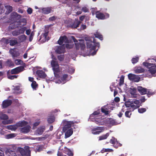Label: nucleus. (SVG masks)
Instances as JSON below:
<instances>
[{
    "label": "nucleus",
    "instance_id": "f257e3e1",
    "mask_svg": "<svg viewBox=\"0 0 156 156\" xmlns=\"http://www.w3.org/2000/svg\"><path fill=\"white\" fill-rule=\"evenodd\" d=\"M87 47V48H89L90 50H94L93 52V55L96 54L97 50L99 48L100 45L98 42H96L94 38L93 41L88 40L86 43Z\"/></svg>",
    "mask_w": 156,
    "mask_h": 156
},
{
    "label": "nucleus",
    "instance_id": "f03ea898",
    "mask_svg": "<svg viewBox=\"0 0 156 156\" xmlns=\"http://www.w3.org/2000/svg\"><path fill=\"white\" fill-rule=\"evenodd\" d=\"M51 65L52 67L55 76L57 78H59L58 73L60 70L58 62L54 60H52L51 62Z\"/></svg>",
    "mask_w": 156,
    "mask_h": 156
},
{
    "label": "nucleus",
    "instance_id": "7ed1b4c3",
    "mask_svg": "<svg viewBox=\"0 0 156 156\" xmlns=\"http://www.w3.org/2000/svg\"><path fill=\"white\" fill-rule=\"evenodd\" d=\"M26 27H23L18 30H15L12 31V34L13 36H17L20 34H24L25 31H26V34L29 35L30 34L31 30L30 29L27 30Z\"/></svg>",
    "mask_w": 156,
    "mask_h": 156
},
{
    "label": "nucleus",
    "instance_id": "20e7f679",
    "mask_svg": "<svg viewBox=\"0 0 156 156\" xmlns=\"http://www.w3.org/2000/svg\"><path fill=\"white\" fill-rule=\"evenodd\" d=\"M143 64L149 69L148 71L151 74H154L156 73V64L147 62H143Z\"/></svg>",
    "mask_w": 156,
    "mask_h": 156
},
{
    "label": "nucleus",
    "instance_id": "39448f33",
    "mask_svg": "<svg viewBox=\"0 0 156 156\" xmlns=\"http://www.w3.org/2000/svg\"><path fill=\"white\" fill-rule=\"evenodd\" d=\"M109 15L107 13H104L101 12L100 11H97L96 12V17L99 20H104L109 18Z\"/></svg>",
    "mask_w": 156,
    "mask_h": 156
},
{
    "label": "nucleus",
    "instance_id": "423d86ee",
    "mask_svg": "<svg viewBox=\"0 0 156 156\" xmlns=\"http://www.w3.org/2000/svg\"><path fill=\"white\" fill-rule=\"evenodd\" d=\"M79 41L80 42L75 43L76 49L79 50L80 48L81 50H83L85 48L84 41L83 39H79Z\"/></svg>",
    "mask_w": 156,
    "mask_h": 156
},
{
    "label": "nucleus",
    "instance_id": "0eeeda50",
    "mask_svg": "<svg viewBox=\"0 0 156 156\" xmlns=\"http://www.w3.org/2000/svg\"><path fill=\"white\" fill-rule=\"evenodd\" d=\"M128 77L130 80L135 82H139L140 79V77L138 75L131 73L128 75Z\"/></svg>",
    "mask_w": 156,
    "mask_h": 156
},
{
    "label": "nucleus",
    "instance_id": "6e6552de",
    "mask_svg": "<svg viewBox=\"0 0 156 156\" xmlns=\"http://www.w3.org/2000/svg\"><path fill=\"white\" fill-rule=\"evenodd\" d=\"M21 17L20 15L16 12H12L10 15L9 19L12 21L15 22L19 20Z\"/></svg>",
    "mask_w": 156,
    "mask_h": 156
},
{
    "label": "nucleus",
    "instance_id": "1a4fd4ad",
    "mask_svg": "<svg viewBox=\"0 0 156 156\" xmlns=\"http://www.w3.org/2000/svg\"><path fill=\"white\" fill-rule=\"evenodd\" d=\"M24 67L20 66L9 70V73L11 74H17L23 71Z\"/></svg>",
    "mask_w": 156,
    "mask_h": 156
},
{
    "label": "nucleus",
    "instance_id": "9d476101",
    "mask_svg": "<svg viewBox=\"0 0 156 156\" xmlns=\"http://www.w3.org/2000/svg\"><path fill=\"white\" fill-rule=\"evenodd\" d=\"M19 151L23 156H30V151L28 147H27L25 149L20 148L19 149Z\"/></svg>",
    "mask_w": 156,
    "mask_h": 156
},
{
    "label": "nucleus",
    "instance_id": "9b49d317",
    "mask_svg": "<svg viewBox=\"0 0 156 156\" xmlns=\"http://www.w3.org/2000/svg\"><path fill=\"white\" fill-rule=\"evenodd\" d=\"M63 42L67 43H69V42L68 37L65 35L61 36L58 41V43L60 45H61Z\"/></svg>",
    "mask_w": 156,
    "mask_h": 156
},
{
    "label": "nucleus",
    "instance_id": "f8f14e48",
    "mask_svg": "<svg viewBox=\"0 0 156 156\" xmlns=\"http://www.w3.org/2000/svg\"><path fill=\"white\" fill-rule=\"evenodd\" d=\"M104 129L103 127H97L92 129V133L94 134H98L102 132Z\"/></svg>",
    "mask_w": 156,
    "mask_h": 156
},
{
    "label": "nucleus",
    "instance_id": "ddd939ff",
    "mask_svg": "<svg viewBox=\"0 0 156 156\" xmlns=\"http://www.w3.org/2000/svg\"><path fill=\"white\" fill-rule=\"evenodd\" d=\"M75 122L73 121H68L67 123V124L65 125L63 128L62 131L63 132L66 131L71 128L72 125Z\"/></svg>",
    "mask_w": 156,
    "mask_h": 156
},
{
    "label": "nucleus",
    "instance_id": "4468645a",
    "mask_svg": "<svg viewBox=\"0 0 156 156\" xmlns=\"http://www.w3.org/2000/svg\"><path fill=\"white\" fill-rule=\"evenodd\" d=\"M81 23V22L80 21H74L70 23L69 25V27L73 29L79 27Z\"/></svg>",
    "mask_w": 156,
    "mask_h": 156
},
{
    "label": "nucleus",
    "instance_id": "2eb2a0df",
    "mask_svg": "<svg viewBox=\"0 0 156 156\" xmlns=\"http://www.w3.org/2000/svg\"><path fill=\"white\" fill-rule=\"evenodd\" d=\"M12 101L11 100L7 99L4 101L2 102V106L3 108H6L10 106L12 104Z\"/></svg>",
    "mask_w": 156,
    "mask_h": 156
},
{
    "label": "nucleus",
    "instance_id": "dca6fc26",
    "mask_svg": "<svg viewBox=\"0 0 156 156\" xmlns=\"http://www.w3.org/2000/svg\"><path fill=\"white\" fill-rule=\"evenodd\" d=\"M41 10L43 13L45 14H48L51 12L52 9L51 7H47L41 8Z\"/></svg>",
    "mask_w": 156,
    "mask_h": 156
},
{
    "label": "nucleus",
    "instance_id": "f3484780",
    "mask_svg": "<svg viewBox=\"0 0 156 156\" xmlns=\"http://www.w3.org/2000/svg\"><path fill=\"white\" fill-rule=\"evenodd\" d=\"M65 51V48L63 45L58 46L55 50V52L58 54H60L64 53Z\"/></svg>",
    "mask_w": 156,
    "mask_h": 156
},
{
    "label": "nucleus",
    "instance_id": "a211bd4d",
    "mask_svg": "<svg viewBox=\"0 0 156 156\" xmlns=\"http://www.w3.org/2000/svg\"><path fill=\"white\" fill-rule=\"evenodd\" d=\"M36 73L38 76L41 78L44 79L45 78L46 76V75L45 73V72L42 70H37L36 72Z\"/></svg>",
    "mask_w": 156,
    "mask_h": 156
},
{
    "label": "nucleus",
    "instance_id": "6ab92c4d",
    "mask_svg": "<svg viewBox=\"0 0 156 156\" xmlns=\"http://www.w3.org/2000/svg\"><path fill=\"white\" fill-rule=\"evenodd\" d=\"M30 127L28 125L20 129V131L22 133H28L29 131Z\"/></svg>",
    "mask_w": 156,
    "mask_h": 156
},
{
    "label": "nucleus",
    "instance_id": "aec40b11",
    "mask_svg": "<svg viewBox=\"0 0 156 156\" xmlns=\"http://www.w3.org/2000/svg\"><path fill=\"white\" fill-rule=\"evenodd\" d=\"M134 71L136 73H143L144 71V69L140 67H135L134 69Z\"/></svg>",
    "mask_w": 156,
    "mask_h": 156
},
{
    "label": "nucleus",
    "instance_id": "412c9836",
    "mask_svg": "<svg viewBox=\"0 0 156 156\" xmlns=\"http://www.w3.org/2000/svg\"><path fill=\"white\" fill-rule=\"evenodd\" d=\"M147 89L146 88L143 87L141 86H139L137 87V90L139 93L141 95H144L146 94Z\"/></svg>",
    "mask_w": 156,
    "mask_h": 156
},
{
    "label": "nucleus",
    "instance_id": "4be33fe9",
    "mask_svg": "<svg viewBox=\"0 0 156 156\" xmlns=\"http://www.w3.org/2000/svg\"><path fill=\"white\" fill-rule=\"evenodd\" d=\"M5 66L9 67H13L14 66V64L13 62L11 59H8L5 63Z\"/></svg>",
    "mask_w": 156,
    "mask_h": 156
},
{
    "label": "nucleus",
    "instance_id": "5701e85b",
    "mask_svg": "<svg viewBox=\"0 0 156 156\" xmlns=\"http://www.w3.org/2000/svg\"><path fill=\"white\" fill-rule=\"evenodd\" d=\"M7 75L8 79L12 80L14 79H16L19 76L18 75H12L10 73H9V70H8L7 72Z\"/></svg>",
    "mask_w": 156,
    "mask_h": 156
},
{
    "label": "nucleus",
    "instance_id": "b1692460",
    "mask_svg": "<svg viewBox=\"0 0 156 156\" xmlns=\"http://www.w3.org/2000/svg\"><path fill=\"white\" fill-rule=\"evenodd\" d=\"M63 132H65V137L67 138L73 134V129L71 128L70 129Z\"/></svg>",
    "mask_w": 156,
    "mask_h": 156
},
{
    "label": "nucleus",
    "instance_id": "393cba45",
    "mask_svg": "<svg viewBox=\"0 0 156 156\" xmlns=\"http://www.w3.org/2000/svg\"><path fill=\"white\" fill-rule=\"evenodd\" d=\"M48 34V31H45L44 33H43L41 35V38H44L45 41H48L49 40V37H47Z\"/></svg>",
    "mask_w": 156,
    "mask_h": 156
},
{
    "label": "nucleus",
    "instance_id": "a878e982",
    "mask_svg": "<svg viewBox=\"0 0 156 156\" xmlns=\"http://www.w3.org/2000/svg\"><path fill=\"white\" fill-rule=\"evenodd\" d=\"M127 102L131 103V104H135L136 105H139L140 103V101L136 99H133L132 100L128 101Z\"/></svg>",
    "mask_w": 156,
    "mask_h": 156
},
{
    "label": "nucleus",
    "instance_id": "bb28decb",
    "mask_svg": "<svg viewBox=\"0 0 156 156\" xmlns=\"http://www.w3.org/2000/svg\"><path fill=\"white\" fill-rule=\"evenodd\" d=\"M17 22L18 23V25H22L23 26H24L27 24V20L25 18H23L21 19Z\"/></svg>",
    "mask_w": 156,
    "mask_h": 156
},
{
    "label": "nucleus",
    "instance_id": "cd10ccee",
    "mask_svg": "<svg viewBox=\"0 0 156 156\" xmlns=\"http://www.w3.org/2000/svg\"><path fill=\"white\" fill-rule=\"evenodd\" d=\"M129 105H130L129 106H127V105H126V106L127 107H129L132 108L133 109V111L135 109L139 108L140 106V105H135L134 104H131V103H129Z\"/></svg>",
    "mask_w": 156,
    "mask_h": 156
},
{
    "label": "nucleus",
    "instance_id": "c85d7f7f",
    "mask_svg": "<svg viewBox=\"0 0 156 156\" xmlns=\"http://www.w3.org/2000/svg\"><path fill=\"white\" fill-rule=\"evenodd\" d=\"M18 38L20 41L21 42L24 41L26 40L27 36L23 34L19 36Z\"/></svg>",
    "mask_w": 156,
    "mask_h": 156
},
{
    "label": "nucleus",
    "instance_id": "c756f323",
    "mask_svg": "<svg viewBox=\"0 0 156 156\" xmlns=\"http://www.w3.org/2000/svg\"><path fill=\"white\" fill-rule=\"evenodd\" d=\"M55 118L54 116H49L48 117L47 121L49 123L53 122L55 120Z\"/></svg>",
    "mask_w": 156,
    "mask_h": 156
},
{
    "label": "nucleus",
    "instance_id": "7c9ffc66",
    "mask_svg": "<svg viewBox=\"0 0 156 156\" xmlns=\"http://www.w3.org/2000/svg\"><path fill=\"white\" fill-rule=\"evenodd\" d=\"M18 127L17 124L13 125H9L8 126V129L11 130H16Z\"/></svg>",
    "mask_w": 156,
    "mask_h": 156
},
{
    "label": "nucleus",
    "instance_id": "2f4dec72",
    "mask_svg": "<svg viewBox=\"0 0 156 156\" xmlns=\"http://www.w3.org/2000/svg\"><path fill=\"white\" fill-rule=\"evenodd\" d=\"M109 136V133H107L99 137V140H101L105 139H106Z\"/></svg>",
    "mask_w": 156,
    "mask_h": 156
},
{
    "label": "nucleus",
    "instance_id": "473e14b6",
    "mask_svg": "<svg viewBox=\"0 0 156 156\" xmlns=\"http://www.w3.org/2000/svg\"><path fill=\"white\" fill-rule=\"evenodd\" d=\"M38 86V84L35 81H32L31 86L34 90H36Z\"/></svg>",
    "mask_w": 156,
    "mask_h": 156
},
{
    "label": "nucleus",
    "instance_id": "72a5a7b5",
    "mask_svg": "<svg viewBox=\"0 0 156 156\" xmlns=\"http://www.w3.org/2000/svg\"><path fill=\"white\" fill-rule=\"evenodd\" d=\"M5 8L6 9V13L9 14L12 10V7L10 5H6L5 6Z\"/></svg>",
    "mask_w": 156,
    "mask_h": 156
},
{
    "label": "nucleus",
    "instance_id": "f704fd0d",
    "mask_svg": "<svg viewBox=\"0 0 156 156\" xmlns=\"http://www.w3.org/2000/svg\"><path fill=\"white\" fill-rule=\"evenodd\" d=\"M45 130V129L42 127L38 128L37 130V133L39 135H41Z\"/></svg>",
    "mask_w": 156,
    "mask_h": 156
},
{
    "label": "nucleus",
    "instance_id": "c9c22d12",
    "mask_svg": "<svg viewBox=\"0 0 156 156\" xmlns=\"http://www.w3.org/2000/svg\"><path fill=\"white\" fill-rule=\"evenodd\" d=\"M94 35L95 37L98 38L101 40L102 41L103 40V37L102 35L98 32H96L95 34H94Z\"/></svg>",
    "mask_w": 156,
    "mask_h": 156
},
{
    "label": "nucleus",
    "instance_id": "e433bc0d",
    "mask_svg": "<svg viewBox=\"0 0 156 156\" xmlns=\"http://www.w3.org/2000/svg\"><path fill=\"white\" fill-rule=\"evenodd\" d=\"M9 51L13 58L17 57L19 55V53L16 51H15L13 50V51L12 52V51H11L10 50Z\"/></svg>",
    "mask_w": 156,
    "mask_h": 156
},
{
    "label": "nucleus",
    "instance_id": "4c0bfd02",
    "mask_svg": "<svg viewBox=\"0 0 156 156\" xmlns=\"http://www.w3.org/2000/svg\"><path fill=\"white\" fill-rule=\"evenodd\" d=\"M124 76H123L122 75L121 76L119 80V85L120 86H121L124 83Z\"/></svg>",
    "mask_w": 156,
    "mask_h": 156
},
{
    "label": "nucleus",
    "instance_id": "58836bf2",
    "mask_svg": "<svg viewBox=\"0 0 156 156\" xmlns=\"http://www.w3.org/2000/svg\"><path fill=\"white\" fill-rule=\"evenodd\" d=\"M18 42L16 40L11 39L10 40V45L11 46H14L17 44Z\"/></svg>",
    "mask_w": 156,
    "mask_h": 156
},
{
    "label": "nucleus",
    "instance_id": "ea45409f",
    "mask_svg": "<svg viewBox=\"0 0 156 156\" xmlns=\"http://www.w3.org/2000/svg\"><path fill=\"white\" fill-rule=\"evenodd\" d=\"M0 118L2 120H6L8 119V117L6 114H2L0 115Z\"/></svg>",
    "mask_w": 156,
    "mask_h": 156
},
{
    "label": "nucleus",
    "instance_id": "a19ab883",
    "mask_svg": "<svg viewBox=\"0 0 156 156\" xmlns=\"http://www.w3.org/2000/svg\"><path fill=\"white\" fill-rule=\"evenodd\" d=\"M139 58L138 57L133 58L131 59V62L133 64L136 63L139 61Z\"/></svg>",
    "mask_w": 156,
    "mask_h": 156
},
{
    "label": "nucleus",
    "instance_id": "79ce46f5",
    "mask_svg": "<svg viewBox=\"0 0 156 156\" xmlns=\"http://www.w3.org/2000/svg\"><path fill=\"white\" fill-rule=\"evenodd\" d=\"M102 120V118H98V119H95V123L98 125H102L101 123V121Z\"/></svg>",
    "mask_w": 156,
    "mask_h": 156
},
{
    "label": "nucleus",
    "instance_id": "37998d69",
    "mask_svg": "<svg viewBox=\"0 0 156 156\" xmlns=\"http://www.w3.org/2000/svg\"><path fill=\"white\" fill-rule=\"evenodd\" d=\"M100 110H98L96 111H95L90 115V117H94V115H97L100 113Z\"/></svg>",
    "mask_w": 156,
    "mask_h": 156
},
{
    "label": "nucleus",
    "instance_id": "c03bdc74",
    "mask_svg": "<svg viewBox=\"0 0 156 156\" xmlns=\"http://www.w3.org/2000/svg\"><path fill=\"white\" fill-rule=\"evenodd\" d=\"M57 58L60 61L62 62L64 60L65 56L63 55H60L57 56Z\"/></svg>",
    "mask_w": 156,
    "mask_h": 156
},
{
    "label": "nucleus",
    "instance_id": "a18cd8bd",
    "mask_svg": "<svg viewBox=\"0 0 156 156\" xmlns=\"http://www.w3.org/2000/svg\"><path fill=\"white\" fill-rule=\"evenodd\" d=\"M27 122L25 121L21 122L19 123L17 125L19 126L22 127L27 125Z\"/></svg>",
    "mask_w": 156,
    "mask_h": 156
},
{
    "label": "nucleus",
    "instance_id": "49530a36",
    "mask_svg": "<svg viewBox=\"0 0 156 156\" xmlns=\"http://www.w3.org/2000/svg\"><path fill=\"white\" fill-rule=\"evenodd\" d=\"M117 139L114 137H112L110 140V142L111 143L113 144L114 145H115V144L117 142Z\"/></svg>",
    "mask_w": 156,
    "mask_h": 156
},
{
    "label": "nucleus",
    "instance_id": "de8ad7c7",
    "mask_svg": "<svg viewBox=\"0 0 156 156\" xmlns=\"http://www.w3.org/2000/svg\"><path fill=\"white\" fill-rule=\"evenodd\" d=\"M108 121L109 123L112 126L115 125V120L112 119H109Z\"/></svg>",
    "mask_w": 156,
    "mask_h": 156
},
{
    "label": "nucleus",
    "instance_id": "09e8293b",
    "mask_svg": "<svg viewBox=\"0 0 156 156\" xmlns=\"http://www.w3.org/2000/svg\"><path fill=\"white\" fill-rule=\"evenodd\" d=\"M113 151V150L112 149H109V148H107V149H103L102 150L101 152L102 153H103L105 152H112Z\"/></svg>",
    "mask_w": 156,
    "mask_h": 156
},
{
    "label": "nucleus",
    "instance_id": "8fccbe9b",
    "mask_svg": "<svg viewBox=\"0 0 156 156\" xmlns=\"http://www.w3.org/2000/svg\"><path fill=\"white\" fill-rule=\"evenodd\" d=\"M131 115V111H126L125 112V116L127 117L130 118Z\"/></svg>",
    "mask_w": 156,
    "mask_h": 156
},
{
    "label": "nucleus",
    "instance_id": "3c124183",
    "mask_svg": "<svg viewBox=\"0 0 156 156\" xmlns=\"http://www.w3.org/2000/svg\"><path fill=\"white\" fill-rule=\"evenodd\" d=\"M146 111V109L144 108H138V112L139 113H143L145 112Z\"/></svg>",
    "mask_w": 156,
    "mask_h": 156
},
{
    "label": "nucleus",
    "instance_id": "603ef678",
    "mask_svg": "<svg viewBox=\"0 0 156 156\" xmlns=\"http://www.w3.org/2000/svg\"><path fill=\"white\" fill-rule=\"evenodd\" d=\"M4 7L2 4L0 3V14L4 13Z\"/></svg>",
    "mask_w": 156,
    "mask_h": 156
},
{
    "label": "nucleus",
    "instance_id": "864d4df0",
    "mask_svg": "<svg viewBox=\"0 0 156 156\" xmlns=\"http://www.w3.org/2000/svg\"><path fill=\"white\" fill-rule=\"evenodd\" d=\"M67 49H71L73 47V44H67L65 45Z\"/></svg>",
    "mask_w": 156,
    "mask_h": 156
},
{
    "label": "nucleus",
    "instance_id": "5fc2aeb1",
    "mask_svg": "<svg viewBox=\"0 0 156 156\" xmlns=\"http://www.w3.org/2000/svg\"><path fill=\"white\" fill-rule=\"evenodd\" d=\"M101 111L102 113H104L105 115H107L108 114V111L106 110L103 107L101 108Z\"/></svg>",
    "mask_w": 156,
    "mask_h": 156
},
{
    "label": "nucleus",
    "instance_id": "6e6d98bb",
    "mask_svg": "<svg viewBox=\"0 0 156 156\" xmlns=\"http://www.w3.org/2000/svg\"><path fill=\"white\" fill-rule=\"evenodd\" d=\"M57 18V17L55 16H53L50 17L49 18V20L50 21H55Z\"/></svg>",
    "mask_w": 156,
    "mask_h": 156
},
{
    "label": "nucleus",
    "instance_id": "4d7b16f0",
    "mask_svg": "<svg viewBox=\"0 0 156 156\" xmlns=\"http://www.w3.org/2000/svg\"><path fill=\"white\" fill-rule=\"evenodd\" d=\"M97 8H92L91 9V12L92 15L94 16V14L96 15V12L97 11Z\"/></svg>",
    "mask_w": 156,
    "mask_h": 156
},
{
    "label": "nucleus",
    "instance_id": "13d9d810",
    "mask_svg": "<svg viewBox=\"0 0 156 156\" xmlns=\"http://www.w3.org/2000/svg\"><path fill=\"white\" fill-rule=\"evenodd\" d=\"M16 136V135L14 133H11L9 134H8L7 136V138L8 139L11 138L13 137H14Z\"/></svg>",
    "mask_w": 156,
    "mask_h": 156
},
{
    "label": "nucleus",
    "instance_id": "bf43d9fd",
    "mask_svg": "<svg viewBox=\"0 0 156 156\" xmlns=\"http://www.w3.org/2000/svg\"><path fill=\"white\" fill-rule=\"evenodd\" d=\"M22 62V61L19 59H16L15 60V63L17 65H19L21 64V62Z\"/></svg>",
    "mask_w": 156,
    "mask_h": 156
},
{
    "label": "nucleus",
    "instance_id": "052dcab7",
    "mask_svg": "<svg viewBox=\"0 0 156 156\" xmlns=\"http://www.w3.org/2000/svg\"><path fill=\"white\" fill-rule=\"evenodd\" d=\"M81 10L82 11H83L84 12H88L89 11V10L88 9V8L87 7L85 6L83 7L82 8Z\"/></svg>",
    "mask_w": 156,
    "mask_h": 156
},
{
    "label": "nucleus",
    "instance_id": "680f3d73",
    "mask_svg": "<svg viewBox=\"0 0 156 156\" xmlns=\"http://www.w3.org/2000/svg\"><path fill=\"white\" fill-rule=\"evenodd\" d=\"M68 76L67 74H65L63 75L61 77V79L63 81H65L67 78L68 77Z\"/></svg>",
    "mask_w": 156,
    "mask_h": 156
},
{
    "label": "nucleus",
    "instance_id": "e2e57ef3",
    "mask_svg": "<svg viewBox=\"0 0 156 156\" xmlns=\"http://www.w3.org/2000/svg\"><path fill=\"white\" fill-rule=\"evenodd\" d=\"M34 32H32L30 36L29 41H31L33 40V36L34 35Z\"/></svg>",
    "mask_w": 156,
    "mask_h": 156
},
{
    "label": "nucleus",
    "instance_id": "0e129e2a",
    "mask_svg": "<svg viewBox=\"0 0 156 156\" xmlns=\"http://www.w3.org/2000/svg\"><path fill=\"white\" fill-rule=\"evenodd\" d=\"M116 145H114V147L117 148L119 147H121L122 146V144L118 142L117 141L116 142Z\"/></svg>",
    "mask_w": 156,
    "mask_h": 156
},
{
    "label": "nucleus",
    "instance_id": "69168bd1",
    "mask_svg": "<svg viewBox=\"0 0 156 156\" xmlns=\"http://www.w3.org/2000/svg\"><path fill=\"white\" fill-rule=\"evenodd\" d=\"M16 28V25L15 24L13 23L10 24V25L9 26V28L11 29H15Z\"/></svg>",
    "mask_w": 156,
    "mask_h": 156
},
{
    "label": "nucleus",
    "instance_id": "338daca9",
    "mask_svg": "<svg viewBox=\"0 0 156 156\" xmlns=\"http://www.w3.org/2000/svg\"><path fill=\"white\" fill-rule=\"evenodd\" d=\"M27 12L29 14H31L33 12V9L30 8H29L27 10Z\"/></svg>",
    "mask_w": 156,
    "mask_h": 156
},
{
    "label": "nucleus",
    "instance_id": "774afa93",
    "mask_svg": "<svg viewBox=\"0 0 156 156\" xmlns=\"http://www.w3.org/2000/svg\"><path fill=\"white\" fill-rule=\"evenodd\" d=\"M43 147L42 146H40L38 147L37 149V151L38 152H40V151L43 150Z\"/></svg>",
    "mask_w": 156,
    "mask_h": 156
}]
</instances>
